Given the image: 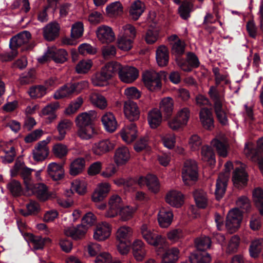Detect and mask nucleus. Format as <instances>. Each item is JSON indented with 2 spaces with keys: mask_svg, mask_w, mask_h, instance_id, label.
<instances>
[{
  "mask_svg": "<svg viewBox=\"0 0 263 263\" xmlns=\"http://www.w3.org/2000/svg\"><path fill=\"white\" fill-rule=\"evenodd\" d=\"M124 112L126 118L130 121L121 132L122 139L128 143L133 142L137 138V127L134 122L139 118L140 112L138 106L133 101H126L124 106Z\"/></svg>",
  "mask_w": 263,
  "mask_h": 263,
  "instance_id": "nucleus-1",
  "label": "nucleus"
},
{
  "mask_svg": "<svg viewBox=\"0 0 263 263\" xmlns=\"http://www.w3.org/2000/svg\"><path fill=\"white\" fill-rule=\"evenodd\" d=\"M95 111L90 110L80 114L76 118L75 122L78 128V136L83 140H89L97 134L93 122L96 118Z\"/></svg>",
  "mask_w": 263,
  "mask_h": 263,
  "instance_id": "nucleus-2",
  "label": "nucleus"
},
{
  "mask_svg": "<svg viewBox=\"0 0 263 263\" xmlns=\"http://www.w3.org/2000/svg\"><path fill=\"white\" fill-rule=\"evenodd\" d=\"M211 244L209 237L198 238L195 240L196 250L189 257L191 263H209L211 257L206 250L210 248Z\"/></svg>",
  "mask_w": 263,
  "mask_h": 263,
  "instance_id": "nucleus-3",
  "label": "nucleus"
},
{
  "mask_svg": "<svg viewBox=\"0 0 263 263\" xmlns=\"http://www.w3.org/2000/svg\"><path fill=\"white\" fill-rule=\"evenodd\" d=\"M120 68L117 62H109L105 64L100 70L97 71L92 76V83L95 86H104L108 84V81L116 73Z\"/></svg>",
  "mask_w": 263,
  "mask_h": 263,
  "instance_id": "nucleus-4",
  "label": "nucleus"
},
{
  "mask_svg": "<svg viewBox=\"0 0 263 263\" xmlns=\"http://www.w3.org/2000/svg\"><path fill=\"white\" fill-rule=\"evenodd\" d=\"M109 209L105 213L107 217L121 216L123 220L126 221L132 217L133 212L129 206H123L121 198L117 195L111 196L108 201Z\"/></svg>",
  "mask_w": 263,
  "mask_h": 263,
  "instance_id": "nucleus-5",
  "label": "nucleus"
},
{
  "mask_svg": "<svg viewBox=\"0 0 263 263\" xmlns=\"http://www.w3.org/2000/svg\"><path fill=\"white\" fill-rule=\"evenodd\" d=\"M96 222V217L91 212L85 214L82 219V224L76 227L69 228L66 230L65 234L75 240L82 239L84 237L88 226H91Z\"/></svg>",
  "mask_w": 263,
  "mask_h": 263,
  "instance_id": "nucleus-6",
  "label": "nucleus"
},
{
  "mask_svg": "<svg viewBox=\"0 0 263 263\" xmlns=\"http://www.w3.org/2000/svg\"><path fill=\"white\" fill-rule=\"evenodd\" d=\"M133 231L128 227H122L117 232V238L119 241L117 249L122 255H126L130 249L132 242Z\"/></svg>",
  "mask_w": 263,
  "mask_h": 263,
  "instance_id": "nucleus-7",
  "label": "nucleus"
},
{
  "mask_svg": "<svg viewBox=\"0 0 263 263\" xmlns=\"http://www.w3.org/2000/svg\"><path fill=\"white\" fill-rule=\"evenodd\" d=\"M140 232L142 237L148 244L158 247L159 251H164L163 246L165 239L157 232L145 224L141 227Z\"/></svg>",
  "mask_w": 263,
  "mask_h": 263,
  "instance_id": "nucleus-8",
  "label": "nucleus"
},
{
  "mask_svg": "<svg viewBox=\"0 0 263 263\" xmlns=\"http://www.w3.org/2000/svg\"><path fill=\"white\" fill-rule=\"evenodd\" d=\"M209 95L213 102L214 109L217 120L222 125H226L228 121L227 116L223 109L222 101L216 87L211 86L209 89Z\"/></svg>",
  "mask_w": 263,
  "mask_h": 263,
  "instance_id": "nucleus-9",
  "label": "nucleus"
},
{
  "mask_svg": "<svg viewBox=\"0 0 263 263\" xmlns=\"http://www.w3.org/2000/svg\"><path fill=\"white\" fill-rule=\"evenodd\" d=\"M123 33L118 39V46L121 50L128 51L133 47V41L136 35L135 27L130 24L123 27Z\"/></svg>",
  "mask_w": 263,
  "mask_h": 263,
  "instance_id": "nucleus-10",
  "label": "nucleus"
},
{
  "mask_svg": "<svg viewBox=\"0 0 263 263\" xmlns=\"http://www.w3.org/2000/svg\"><path fill=\"white\" fill-rule=\"evenodd\" d=\"M88 84V82L84 80L67 83L54 93V98L55 99H60L73 93L78 94L87 87Z\"/></svg>",
  "mask_w": 263,
  "mask_h": 263,
  "instance_id": "nucleus-11",
  "label": "nucleus"
},
{
  "mask_svg": "<svg viewBox=\"0 0 263 263\" xmlns=\"http://www.w3.org/2000/svg\"><path fill=\"white\" fill-rule=\"evenodd\" d=\"M182 177L184 183L187 185L192 184L198 178L197 163L193 160H186L182 170Z\"/></svg>",
  "mask_w": 263,
  "mask_h": 263,
  "instance_id": "nucleus-12",
  "label": "nucleus"
},
{
  "mask_svg": "<svg viewBox=\"0 0 263 263\" xmlns=\"http://www.w3.org/2000/svg\"><path fill=\"white\" fill-rule=\"evenodd\" d=\"M242 212L238 209L230 210L227 216L226 226L230 233L237 231L240 226L242 220Z\"/></svg>",
  "mask_w": 263,
  "mask_h": 263,
  "instance_id": "nucleus-13",
  "label": "nucleus"
},
{
  "mask_svg": "<svg viewBox=\"0 0 263 263\" xmlns=\"http://www.w3.org/2000/svg\"><path fill=\"white\" fill-rule=\"evenodd\" d=\"M190 117V109L187 107H183L175 117L168 121V126L173 130H177L187 124Z\"/></svg>",
  "mask_w": 263,
  "mask_h": 263,
  "instance_id": "nucleus-14",
  "label": "nucleus"
},
{
  "mask_svg": "<svg viewBox=\"0 0 263 263\" xmlns=\"http://www.w3.org/2000/svg\"><path fill=\"white\" fill-rule=\"evenodd\" d=\"M101 246L98 243H92L88 247V252L91 256L97 255L96 259V263H121L119 260L112 261L111 256L108 253L100 252Z\"/></svg>",
  "mask_w": 263,
  "mask_h": 263,
  "instance_id": "nucleus-15",
  "label": "nucleus"
},
{
  "mask_svg": "<svg viewBox=\"0 0 263 263\" xmlns=\"http://www.w3.org/2000/svg\"><path fill=\"white\" fill-rule=\"evenodd\" d=\"M200 64L197 56L194 52H189L186 54V59L179 60L177 65L183 71L189 72L198 68Z\"/></svg>",
  "mask_w": 263,
  "mask_h": 263,
  "instance_id": "nucleus-16",
  "label": "nucleus"
},
{
  "mask_svg": "<svg viewBox=\"0 0 263 263\" xmlns=\"http://www.w3.org/2000/svg\"><path fill=\"white\" fill-rule=\"evenodd\" d=\"M109 191V185L108 183H103L100 185L92 195V200L96 202V206L100 210H104L106 207L105 202H101L106 197Z\"/></svg>",
  "mask_w": 263,
  "mask_h": 263,
  "instance_id": "nucleus-17",
  "label": "nucleus"
},
{
  "mask_svg": "<svg viewBox=\"0 0 263 263\" xmlns=\"http://www.w3.org/2000/svg\"><path fill=\"white\" fill-rule=\"evenodd\" d=\"M68 53L65 49L49 48L46 54L42 57L41 62L47 61V58H51L57 63H63L67 60Z\"/></svg>",
  "mask_w": 263,
  "mask_h": 263,
  "instance_id": "nucleus-18",
  "label": "nucleus"
},
{
  "mask_svg": "<svg viewBox=\"0 0 263 263\" xmlns=\"http://www.w3.org/2000/svg\"><path fill=\"white\" fill-rule=\"evenodd\" d=\"M140 186L146 185L154 193H157L160 190V183L158 178L154 175L148 174L146 177L141 176L137 180Z\"/></svg>",
  "mask_w": 263,
  "mask_h": 263,
  "instance_id": "nucleus-19",
  "label": "nucleus"
},
{
  "mask_svg": "<svg viewBox=\"0 0 263 263\" xmlns=\"http://www.w3.org/2000/svg\"><path fill=\"white\" fill-rule=\"evenodd\" d=\"M142 80L145 86L151 91L159 89L161 87V77L158 73H144Z\"/></svg>",
  "mask_w": 263,
  "mask_h": 263,
  "instance_id": "nucleus-20",
  "label": "nucleus"
},
{
  "mask_svg": "<svg viewBox=\"0 0 263 263\" xmlns=\"http://www.w3.org/2000/svg\"><path fill=\"white\" fill-rule=\"evenodd\" d=\"M120 68L117 71L122 81L130 83L135 81L139 76V71L134 67H128L122 68L121 64L118 63Z\"/></svg>",
  "mask_w": 263,
  "mask_h": 263,
  "instance_id": "nucleus-21",
  "label": "nucleus"
},
{
  "mask_svg": "<svg viewBox=\"0 0 263 263\" xmlns=\"http://www.w3.org/2000/svg\"><path fill=\"white\" fill-rule=\"evenodd\" d=\"M98 39L103 43H111L115 40V36L111 28L102 25L99 27L96 31Z\"/></svg>",
  "mask_w": 263,
  "mask_h": 263,
  "instance_id": "nucleus-22",
  "label": "nucleus"
},
{
  "mask_svg": "<svg viewBox=\"0 0 263 263\" xmlns=\"http://www.w3.org/2000/svg\"><path fill=\"white\" fill-rule=\"evenodd\" d=\"M130 248L134 258L137 261H142L146 256V250L145 245L140 239H135L133 242Z\"/></svg>",
  "mask_w": 263,
  "mask_h": 263,
  "instance_id": "nucleus-23",
  "label": "nucleus"
},
{
  "mask_svg": "<svg viewBox=\"0 0 263 263\" xmlns=\"http://www.w3.org/2000/svg\"><path fill=\"white\" fill-rule=\"evenodd\" d=\"M30 38V33L27 31H24L10 39L9 47L12 50H15L26 44Z\"/></svg>",
  "mask_w": 263,
  "mask_h": 263,
  "instance_id": "nucleus-24",
  "label": "nucleus"
},
{
  "mask_svg": "<svg viewBox=\"0 0 263 263\" xmlns=\"http://www.w3.org/2000/svg\"><path fill=\"white\" fill-rule=\"evenodd\" d=\"M174 215L173 212L168 209L161 208L157 216L158 221L161 228H166L172 223Z\"/></svg>",
  "mask_w": 263,
  "mask_h": 263,
  "instance_id": "nucleus-25",
  "label": "nucleus"
},
{
  "mask_svg": "<svg viewBox=\"0 0 263 263\" xmlns=\"http://www.w3.org/2000/svg\"><path fill=\"white\" fill-rule=\"evenodd\" d=\"M183 194L178 191H171L167 193L165 201L171 206L177 208L181 207L184 203Z\"/></svg>",
  "mask_w": 263,
  "mask_h": 263,
  "instance_id": "nucleus-26",
  "label": "nucleus"
},
{
  "mask_svg": "<svg viewBox=\"0 0 263 263\" xmlns=\"http://www.w3.org/2000/svg\"><path fill=\"white\" fill-rule=\"evenodd\" d=\"M47 172L49 176L54 181L62 180L64 177V170L63 165L55 162L49 164Z\"/></svg>",
  "mask_w": 263,
  "mask_h": 263,
  "instance_id": "nucleus-27",
  "label": "nucleus"
},
{
  "mask_svg": "<svg viewBox=\"0 0 263 263\" xmlns=\"http://www.w3.org/2000/svg\"><path fill=\"white\" fill-rule=\"evenodd\" d=\"M199 118L203 127L209 130L214 127V120L211 110L207 108H202L199 112Z\"/></svg>",
  "mask_w": 263,
  "mask_h": 263,
  "instance_id": "nucleus-28",
  "label": "nucleus"
},
{
  "mask_svg": "<svg viewBox=\"0 0 263 263\" xmlns=\"http://www.w3.org/2000/svg\"><path fill=\"white\" fill-rule=\"evenodd\" d=\"M111 227L109 223L103 222L97 226L93 237L95 239L102 241L107 238L110 234Z\"/></svg>",
  "mask_w": 263,
  "mask_h": 263,
  "instance_id": "nucleus-29",
  "label": "nucleus"
},
{
  "mask_svg": "<svg viewBox=\"0 0 263 263\" xmlns=\"http://www.w3.org/2000/svg\"><path fill=\"white\" fill-rule=\"evenodd\" d=\"M60 26L57 23H50L43 29V36L48 41L54 40L59 35Z\"/></svg>",
  "mask_w": 263,
  "mask_h": 263,
  "instance_id": "nucleus-30",
  "label": "nucleus"
},
{
  "mask_svg": "<svg viewBox=\"0 0 263 263\" xmlns=\"http://www.w3.org/2000/svg\"><path fill=\"white\" fill-rule=\"evenodd\" d=\"M28 190H31L33 194L41 201H45L50 197L47 186L43 183H37L34 185L31 184V188Z\"/></svg>",
  "mask_w": 263,
  "mask_h": 263,
  "instance_id": "nucleus-31",
  "label": "nucleus"
},
{
  "mask_svg": "<svg viewBox=\"0 0 263 263\" xmlns=\"http://www.w3.org/2000/svg\"><path fill=\"white\" fill-rule=\"evenodd\" d=\"M102 123L105 129L108 132L112 133L117 127V122L112 112H107L101 118Z\"/></svg>",
  "mask_w": 263,
  "mask_h": 263,
  "instance_id": "nucleus-32",
  "label": "nucleus"
},
{
  "mask_svg": "<svg viewBox=\"0 0 263 263\" xmlns=\"http://www.w3.org/2000/svg\"><path fill=\"white\" fill-rule=\"evenodd\" d=\"M115 144L108 139L100 141L95 143L92 151L96 155H101L114 149Z\"/></svg>",
  "mask_w": 263,
  "mask_h": 263,
  "instance_id": "nucleus-33",
  "label": "nucleus"
},
{
  "mask_svg": "<svg viewBox=\"0 0 263 263\" xmlns=\"http://www.w3.org/2000/svg\"><path fill=\"white\" fill-rule=\"evenodd\" d=\"M171 53L174 57L177 64L179 60H182V56L185 52V44L182 40H178L177 42L171 43Z\"/></svg>",
  "mask_w": 263,
  "mask_h": 263,
  "instance_id": "nucleus-34",
  "label": "nucleus"
},
{
  "mask_svg": "<svg viewBox=\"0 0 263 263\" xmlns=\"http://www.w3.org/2000/svg\"><path fill=\"white\" fill-rule=\"evenodd\" d=\"M59 107V103L55 102L47 105L43 108L42 115L43 116H48L46 120L47 123H51L57 118L55 112Z\"/></svg>",
  "mask_w": 263,
  "mask_h": 263,
  "instance_id": "nucleus-35",
  "label": "nucleus"
},
{
  "mask_svg": "<svg viewBox=\"0 0 263 263\" xmlns=\"http://www.w3.org/2000/svg\"><path fill=\"white\" fill-rule=\"evenodd\" d=\"M232 180L235 186L242 187L247 185L248 175L244 170L237 168L233 173Z\"/></svg>",
  "mask_w": 263,
  "mask_h": 263,
  "instance_id": "nucleus-36",
  "label": "nucleus"
},
{
  "mask_svg": "<svg viewBox=\"0 0 263 263\" xmlns=\"http://www.w3.org/2000/svg\"><path fill=\"white\" fill-rule=\"evenodd\" d=\"M156 59L159 66H165L169 61V52L167 48L164 45L160 46L156 50Z\"/></svg>",
  "mask_w": 263,
  "mask_h": 263,
  "instance_id": "nucleus-37",
  "label": "nucleus"
},
{
  "mask_svg": "<svg viewBox=\"0 0 263 263\" xmlns=\"http://www.w3.org/2000/svg\"><path fill=\"white\" fill-rule=\"evenodd\" d=\"M130 154L125 146L118 147L115 154V161L118 165L125 164L129 159Z\"/></svg>",
  "mask_w": 263,
  "mask_h": 263,
  "instance_id": "nucleus-38",
  "label": "nucleus"
},
{
  "mask_svg": "<svg viewBox=\"0 0 263 263\" xmlns=\"http://www.w3.org/2000/svg\"><path fill=\"white\" fill-rule=\"evenodd\" d=\"M162 119V114L159 110L153 109L148 112L147 120L152 128L158 127L160 125Z\"/></svg>",
  "mask_w": 263,
  "mask_h": 263,
  "instance_id": "nucleus-39",
  "label": "nucleus"
},
{
  "mask_svg": "<svg viewBox=\"0 0 263 263\" xmlns=\"http://www.w3.org/2000/svg\"><path fill=\"white\" fill-rule=\"evenodd\" d=\"M179 250L172 247L166 250L162 257L161 263H176L179 258Z\"/></svg>",
  "mask_w": 263,
  "mask_h": 263,
  "instance_id": "nucleus-40",
  "label": "nucleus"
},
{
  "mask_svg": "<svg viewBox=\"0 0 263 263\" xmlns=\"http://www.w3.org/2000/svg\"><path fill=\"white\" fill-rule=\"evenodd\" d=\"M85 159L78 158L74 159L70 164L69 173L72 176H77L84 170L85 166Z\"/></svg>",
  "mask_w": 263,
  "mask_h": 263,
  "instance_id": "nucleus-41",
  "label": "nucleus"
},
{
  "mask_svg": "<svg viewBox=\"0 0 263 263\" xmlns=\"http://www.w3.org/2000/svg\"><path fill=\"white\" fill-rule=\"evenodd\" d=\"M227 187V179L224 177L219 176L216 180V189L215 191V197L217 200L219 201L223 197Z\"/></svg>",
  "mask_w": 263,
  "mask_h": 263,
  "instance_id": "nucleus-42",
  "label": "nucleus"
},
{
  "mask_svg": "<svg viewBox=\"0 0 263 263\" xmlns=\"http://www.w3.org/2000/svg\"><path fill=\"white\" fill-rule=\"evenodd\" d=\"M193 196L197 206L201 209H205L208 205L206 194L202 190L197 189L193 192Z\"/></svg>",
  "mask_w": 263,
  "mask_h": 263,
  "instance_id": "nucleus-43",
  "label": "nucleus"
},
{
  "mask_svg": "<svg viewBox=\"0 0 263 263\" xmlns=\"http://www.w3.org/2000/svg\"><path fill=\"white\" fill-rule=\"evenodd\" d=\"M160 108L161 112H163L166 118H170L173 113L174 109L173 100L171 98H166L162 100Z\"/></svg>",
  "mask_w": 263,
  "mask_h": 263,
  "instance_id": "nucleus-44",
  "label": "nucleus"
},
{
  "mask_svg": "<svg viewBox=\"0 0 263 263\" xmlns=\"http://www.w3.org/2000/svg\"><path fill=\"white\" fill-rule=\"evenodd\" d=\"M202 159L210 165H214L216 162L215 154L212 148L208 145L203 146L201 148Z\"/></svg>",
  "mask_w": 263,
  "mask_h": 263,
  "instance_id": "nucleus-45",
  "label": "nucleus"
},
{
  "mask_svg": "<svg viewBox=\"0 0 263 263\" xmlns=\"http://www.w3.org/2000/svg\"><path fill=\"white\" fill-rule=\"evenodd\" d=\"M253 197L260 214L263 216V190L260 187L254 189L253 192Z\"/></svg>",
  "mask_w": 263,
  "mask_h": 263,
  "instance_id": "nucleus-46",
  "label": "nucleus"
},
{
  "mask_svg": "<svg viewBox=\"0 0 263 263\" xmlns=\"http://www.w3.org/2000/svg\"><path fill=\"white\" fill-rule=\"evenodd\" d=\"M72 125V122L68 119H64L61 120L58 124L57 129L59 132V136L56 138L61 141L65 137L66 131L70 129Z\"/></svg>",
  "mask_w": 263,
  "mask_h": 263,
  "instance_id": "nucleus-47",
  "label": "nucleus"
},
{
  "mask_svg": "<svg viewBox=\"0 0 263 263\" xmlns=\"http://www.w3.org/2000/svg\"><path fill=\"white\" fill-rule=\"evenodd\" d=\"M28 93L32 99L40 98L47 93V88L41 85H33L30 87Z\"/></svg>",
  "mask_w": 263,
  "mask_h": 263,
  "instance_id": "nucleus-48",
  "label": "nucleus"
},
{
  "mask_svg": "<svg viewBox=\"0 0 263 263\" xmlns=\"http://www.w3.org/2000/svg\"><path fill=\"white\" fill-rule=\"evenodd\" d=\"M7 186L14 197H20L24 194V190L21 183L15 179L9 182Z\"/></svg>",
  "mask_w": 263,
  "mask_h": 263,
  "instance_id": "nucleus-49",
  "label": "nucleus"
},
{
  "mask_svg": "<svg viewBox=\"0 0 263 263\" xmlns=\"http://www.w3.org/2000/svg\"><path fill=\"white\" fill-rule=\"evenodd\" d=\"M193 6L187 1H183L178 8V13L184 20H187L191 17Z\"/></svg>",
  "mask_w": 263,
  "mask_h": 263,
  "instance_id": "nucleus-50",
  "label": "nucleus"
},
{
  "mask_svg": "<svg viewBox=\"0 0 263 263\" xmlns=\"http://www.w3.org/2000/svg\"><path fill=\"white\" fill-rule=\"evenodd\" d=\"M142 5L139 1H136L132 4L129 11L132 19L136 21L141 16L144 11Z\"/></svg>",
  "mask_w": 263,
  "mask_h": 263,
  "instance_id": "nucleus-51",
  "label": "nucleus"
},
{
  "mask_svg": "<svg viewBox=\"0 0 263 263\" xmlns=\"http://www.w3.org/2000/svg\"><path fill=\"white\" fill-rule=\"evenodd\" d=\"M27 211H26L23 209H21L20 213L24 217H27L32 214H37L40 211L39 204L34 201H30L29 203L26 205Z\"/></svg>",
  "mask_w": 263,
  "mask_h": 263,
  "instance_id": "nucleus-52",
  "label": "nucleus"
},
{
  "mask_svg": "<svg viewBox=\"0 0 263 263\" xmlns=\"http://www.w3.org/2000/svg\"><path fill=\"white\" fill-rule=\"evenodd\" d=\"M30 239L33 244L35 250L43 249L46 241H51L49 238H43L41 236H35L33 234H31Z\"/></svg>",
  "mask_w": 263,
  "mask_h": 263,
  "instance_id": "nucleus-53",
  "label": "nucleus"
},
{
  "mask_svg": "<svg viewBox=\"0 0 263 263\" xmlns=\"http://www.w3.org/2000/svg\"><path fill=\"white\" fill-rule=\"evenodd\" d=\"M106 11L108 14L112 15H118L123 11L122 4L119 2H115L107 5L106 8Z\"/></svg>",
  "mask_w": 263,
  "mask_h": 263,
  "instance_id": "nucleus-54",
  "label": "nucleus"
},
{
  "mask_svg": "<svg viewBox=\"0 0 263 263\" xmlns=\"http://www.w3.org/2000/svg\"><path fill=\"white\" fill-rule=\"evenodd\" d=\"M33 171V169H31L26 166L23 168L20 173V176L24 180V183L27 190H29L31 188V184H32L31 183V172Z\"/></svg>",
  "mask_w": 263,
  "mask_h": 263,
  "instance_id": "nucleus-55",
  "label": "nucleus"
},
{
  "mask_svg": "<svg viewBox=\"0 0 263 263\" xmlns=\"http://www.w3.org/2000/svg\"><path fill=\"white\" fill-rule=\"evenodd\" d=\"M83 100L81 97H79L77 99L72 102L65 109V114L68 115L74 114L81 107L83 104Z\"/></svg>",
  "mask_w": 263,
  "mask_h": 263,
  "instance_id": "nucleus-56",
  "label": "nucleus"
},
{
  "mask_svg": "<svg viewBox=\"0 0 263 263\" xmlns=\"http://www.w3.org/2000/svg\"><path fill=\"white\" fill-rule=\"evenodd\" d=\"M92 103L100 109H104L107 106V101L104 96L100 94H95L91 97Z\"/></svg>",
  "mask_w": 263,
  "mask_h": 263,
  "instance_id": "nucleus-57",
  "label": "nucleus"
},
{
  "mask_svg": "<svg viewBox=\"0 0 263 263\" xmlns=\"http://www.w3.org/2000/svg\"><path fill=\"white\" fill-rule=\"evenodd\" d=\"M83 24L81 22H78L71 27V36L73 39L79 38L83 35Z\"/></svg>",
  "mask_w": 263,
  "mask_h": 263,
  "instance_id": "nucleus-58",
  "label": "nucleus"
},
{
  "mask_svg": "<svg viewBox=\"0 0 263 263\" xmlns=\"http://www.w3.org/2000/svg\"><path fill=\"white\" fill-rule=\"evenodd\" d=\"M236 204L238 208L242 210L243 212H248L251 209V204L249 199L246 196L239 197L236 201Z\"/></svg>",
  "mask_w": 263,
  "mask_h": 263,
  "instance_id": "nucleus-59",
  "label": "nucleus"
},
{
  "mask_svg": "<svg viewBox=\"0 0 263 263\" xmlns=\"http://www.w3.org/2000/svg\"><path fill=\"white\" fill-rule=\"evenodd\" d=\"M159 32L156 28L149 29L145 34V40L148 44H152L157 40Z\"/></svg>",
  "mask_w": 263,
  "mask_h": 263,
  "instance_id": "nucleus-60",
  "label": "nucleus"
},
{
  "mask_svg": "<svg viewBox=\"0 0 263 263\" xmlns=\"http://www.w3.org/2000/svg\"><path fill=\"white\" fill-rule=\"evenodd\" d=\"M213 145L215 147L218 154L223 157H225L227 155V149L226 144L218 139H215L213 141Z\"/></svg>",
  "mask_w": 263,
  "mask_h": 263,
  "instance_id": "nucleus-61",
  "label": "nucleus"
},
{
  "mask_svg": "<svg viewBox=\"0 0 263 263\" xmlns=\"http://www.w3.org/2000/svg\"><path fill=\"white\" fill-rule=\"evenodd\" d=\"M53 152L55 156L61 158L66 156L68 149L66 145L58 143L54 145Z\"/></svg>",
  "mask_w": 263,
  "mask_h": 263,
  "instance_id": "nucleus-62",
  "label": "nucleus"
},
{
  "mask_svg": "<svg viewBox=\"0 0 263 263\" xmlns=\"http://www.w3.org/2000/svg\"><path fill=\"white\" fill-rule=\"evenodd\" d=\"M91 66V62L90 60L81 61L76 66V71L78 73H86L90 69Z\"/></svg>",
  "mask_w": 263,
  "mask_h": 263,
  "instance_id": "nucleus-63",
  "label": "nucleus"
},
{
  "mask_svg": "<svg viewBox=\"0 0 263 263\" xmlns=\"http://www.w3.org/2000/svg\"><path fill=\"white\" fill-rule=\"evenodd\" d=\"M260 245L259 240H255L251 242L249 247V253L252 257L256 258L258 257L260 252Z\"/></svg>",
  "mask_w": 263,
  "mask_h": 263,
  "instance_id": "nucleus-64",
  "label": "nucleus"
}]
</instances>
